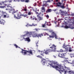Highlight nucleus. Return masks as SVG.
<instances>
[{
    "label": "nucleus",
    "instance_id": "52",
    "mask_svg": "<svg viewBox=\"0 0 74 74\" xmlns=\"http://www.w3.org/2000/svg\"><path fill=\"white\" fill-rule=\"evenodd\" d=\"M62 1H66V0H62Z\"/></svg>",
    "mask_w": 74,
    "mask_h": 74
},
{
    "label": "nucleus",
    "instance_id": "45",
    "mask_svg": "<svg viewBox=\"0 0 74 74\" xmlns=\"http://www.w3.org/2000/svg\"><path fill=\"white\" fill-rule=\"evenodd\" d=\"M49 26H51V24H50L49 25H48Z\"/></svg>",
    "mask_w": 74,
    "mask_h": 74
},
{
    "label": "nucleus",
    "instance_id": "38",
    "mask_svg": "<svg viewBox=\"0 0 74 74\" xmlns=\"http://www.w3.org/2000/svg\"><path fill=\"white\" fill-rule=\"evenodd\" d=\"M46 18H49V15H47L46 16Z\"/></svg>",
    "mask_w": 74,
    "mask_h": 74
},
{
    "label": "nucleus",
    "instance_id": "17",
    "mask_svg": "<svg viewBox=\"0 0 74 74\" xmlns=\"http://www.w3.org/2000/svg\"><path fill=\"white\" fill-rule=\"evenodd\" d=\"M48 50V51H49V52H55V49H47Z\"/></svg>",
    "mask_w": 74,
    "mask_h": 74
},
{
    "label": "nucleus",
    "instance_id": "43",
    "mask_svg": "<svg viewBox=\"0 0 74 74\" xmlns=\"http://www.w3.org/2000/svg\"><path fill=\"white\" fill-rule=\"evenodd\" d=\"M4 18H6V14L4 15Z\"/></svg>",
    "mask_w": 74,
    "mask_h": 74
},
{
    "label": "nucleus",
    "instance_id": "64",
    "mask_svg": "<svg viewBox=\"0 0 74 74\" xmlns=\"http://www.w3.org/2000/svg\"><path fill=\"white\" fill-rule=\"evenodd\" d=\"M9 3H11V1H9Z\"/></svg>",
    "mask_w": 74,
    "mask_h": 74
},
{
    "label": "nucleus",
    "instance_id": "14",
    "mask_svg": "<svg viewBox=\"0 0 74 74\" xmlns=\"http://www.w3.org/2000/svg\"><path fill=\"white\" fill-rule=\"evenodd\" d=\"M58 56H59V57H60V58H63L65 56V55H63V53L62 54L59 53L58 54Z\"/></svg>",
    "mask_w": 74,
    "mask_h": 74
},
{
    "label": "nucleus",
    "instance_id": "30",
    "mask_svg": "<svg viewBox=\"0 0 74 74\" xmlns=\"http://www.w3.org/2000/svg\"><path fill=\"white\" fill-rule=\"evenodd\" d=\"M14 47H15L16 48H17L18 47V45H17L16 44H14Z\"/></svg>",
    "mask_w": 74,
    "mask_h": 74
},
{
    "label": "nucleus",
    "instance_id": "24",
    "mask_svg": "<svg viewBox=\"0 0 74 74\" xmlns=\"http://www.w3.org/2000/svg\"><path fill=\"white\" fill-rule=\"evenodd\" d=\"M21 15H22L23 16H24V17H27V18H28V16L27 14H25L24 15H23V14H22Z\"/></svg>",
    "mask_w": 74,
    "mask_h": 74
},
{
    "label": "nucleus",
    "instance_id": "56",
    "mask_svg": "<svg viewBox=\"0 0 74 74\" xmlns=\"http://www.w3.org/2000/svg\"><path fill=\"white\" fill-rule=\"evenodd\" d=\"M54 56V58H56V56Z\"/></svg>",
    "mask_w": 74,
    "mask_h": 74
},
{
    "label": "nucleus",
    "instance_id": "42",
    "mask_svg": "<svg viewBox=\"0 0 74 74\" xmlns=\"http://www.w3.org/2000/svg\"><path fill=\"white\" fill-rule=\"evenodd\" d=\"M24 11H27V9L26 8H24Z\"/></svg>",
    "mask_w": 74,
    "mask_h": 74
},
{
    "label": "nucleus",
    "instance_id": "49",
    "mask_svg": "<svg viewBox=\"0 0 74 74\" xmlns=\"http://www.w3.org/2000/svg\"><path fill=\"white\" fill-rule=\"evenodd\" d=\"M41 55H42L43 56H44L43 54H42V53H41Z\"/></svg>",
    "mask_w": 74,
    "mask_h": 74
},
{
    "label": "nucleus",
    "instance_id": "35",
    "mask_svg": "<svg viewBox=\"0 0 74 74\" xmlns=\"http://www.w3.org/2000/svg\"><path fill=\"white\" fill-rule=\"evenodd\" d=\"M65 28L66 29H68V28H69V26L66 25L65 26Z\"/></svg>",
    "mask_w": 74,
    "mask_h": 74
},
{
    "label": "nucleus",
    "instance_id": "27",
    "mask_svg": "<svg viewBox=\"0 0 74 74\" xmlns=\"http://www.w3.org/2000/svg\"><path fill=\"white\" fill-rule=\"evenodd\" d=\"M46 26V23H45L44 24H42V26L43 27H45Z\"/></svg>",
    "mask_w": 74,
    "mask_h": 74
},
{
    "label": "nucleus",
    "instance_id": "34",
    "mask_svg": "<svg viewBox=\"0 0 74 74\" xmlns=\"http://www.w3.org/2000/svg\"><path fill=\"white\" fill-rule=\"evenodd\" d=\"M69 52H71L72 51V50L71 49V48L69 47Z\"/></svg>",
    "mask_w": 74,
    "mask_h": 74
},
{
    "label": "nucleus",
    "instance_id": "15",
    "mask_svg": "<svg viewBox=\"0 0 74 74\" xmlns=\"http://www.w3.org/2000/svg\"><path fill=\"white\" fill-rule=\"evenodd\" d=\"M52 12V10L50 9H48L46 11V13H48V12Z\"/></svg>",
    "mask_w": 74,
    "mask_h": 74
},
{
    "label": "nucleus",
    "instance_id": "11",
    "mask_svg": "<svg viewBox=\"0 0 74 74\" xmlns=\"http://www.w3.org/2000/svg\"><path fill=\"white\" fill-rule=\"evenodd\" d=\"M22 49L21 53H24V55H26V53H27V51L25 50H24L23 49Z\"/></svg>",
    "mask_w": 74,
    "mask_h": 74
},
{
    "label": "nucleus",
    "instance_id": "48",
    "mask_svg": "<svg viewBox=\"0 0 74 74\" xmlns=\"http://www.w3.org/2000/svg\"><path fill=\"white\" fill-rule=\"evenodd\" d=\"M2 3V2H0V5H2V3Z\"/></svg>",
    "mask_w": 74,
    "mask_h": 74
},
{
    "label": "nucleus",
    "instance_id": "33",
    "mask_svg": "<svg viewBox=\"0 0 74 74\" xmlns=\"http://www.w3.org/2000/svg\"><path fill=\"white\" fill-rule=\"evenodd\" d=\"M37 57H38V58H41V59H42V56H37Z\"/></svg>",
    "mask_w": 74,
    "mask_h": 74
},
{
    "label": "nucleus",
    "instance_id": "61",
    "mask_svg": "<svg viewBox=\"0 0 74 74\" xmlns=\"http://www.w3.org/2000/svg\"><path fill=\"white\" fill-rule=\"evenodd\" d=\"M36 14H38V12H36Z\"/></svg>",
    "mask_w": 74,
    "mask_h": 74
},
{
    "label": "nucleus",
    "instance_id": "23",
    "mask_svg": "<svg viewBox=\"0 0 74 74\" xmlns=\"http://www.w3.org/2000/svg\"><path fill=\"white\" fill-rule=\"evenodd\" d=\"M27 52H28V53H30V54H31V55H32V51H27Z\"/></svg>",
    "mask_w": 74,
    "mask_h": 74
},
{
    "label": "nucleus",
    "instance_id": "39",
    "mask_svg": "<svg viewBox=\"0 0 74 74\" xmlns=\"http://www.w3.org/2000/svg\"><path fill=\"white\" fill-rule=\"evenodd\" d=\"M7 3V1H4L2 2V3H3V4H4V3Z\"/></svg>",
    "mask_w": 74,
    "mask_h": 74
},
{
    "label": "nucleus",
    "instance_id": "6",
    "mask_svg": "<svg viewBox=\"0 0 74 74\" xmlns=\"http://www.w3.org/2000/svg\"><path fill=\"white\" fill-rule=\"evenodd\" d=\"M24 36H27V37H28L27 38H24V39H25V40H26V41H28V42H30V38L31 37V36L29 35H27L26 34H25L23 35Z\"/></svg>",
    "mask_w": 74,
    "mask_h": 74
},
{
    "label": "nucleus",
    "instance_id": "44",
    "mask_svg": "<svg viewBox=\"0 0 74 74\" xmlns=\"http://www.w3.org/2000/svg\"><path fill=\"white\" fill-rule=\"evenodd\" d=\"M33 26H37V25L36 24L35 25H34V24H32Z\"/></svg>",
    "mask_w": 74,
    "mask_h": 74
},
{
    "label": "nucleus",
    "instance_id": "20",
    "mask_svg": "<svg viewBox=\"0 0 74 74\" xmlns=\"http://www.w3.org/2000/svg\"><path fill=\"white\" fill-rule=\"evenodd\" d=\"M63 48H65V49H68L69 48V47H67V46H65V45H63Z\"/></svg>",
    "mask_w": 74,
    "mask_h": 74
},
{
    "label": "nucleus",
    "instance_id": "5",
    "mask_svg": "<svg viewBox=\"0 0 74 74\" xmlns=\"http://www.w3.org/2000/svg\"><path fill=\"white\" fill-rule=\"evenodd\" d=\"M56 4L57 7H59L60 8H65L64 7L65 4L64 3H63V5H62V3L60 2L56 3Z\"/></svg>",
    "mask_w": 74,
    "mask_h": 74
},
{
    "label": "nucleus",
    "instance_id": "47",
    "mask_svg": "<svg viewBox=\"0 0 74 74\" xmlns=\"http://www.w3.org/2000/svg\"><path fill=\"white\" fill-rule=\"evenodd\" d=\"M36 44V47H38V45H37V44H38V43H37Z\"/></svg>",
    "mask_w": 74,
    "mask_h": 74
},
{
    "label": "nucleus",
    "instance_id": "60",
    "mask_svg": "<svg viewBox=\"0 0 74 74\" xmlns=\"http://www.w3.org/2000/svg\"><path fill=\"white\" fill-rule=\"evenodd\" d=\"M25 12L26 14H27V12Z\"/></svg>",
    "mask_w": 74,
    "mask_h": 74
},
{
    "label": "nucleus",
    "instance_id": "57",
    "mask_svg": "<svg viewBox=\"0 0 74 74\" xmlns=\"http://www.w3.org/2000/svg\"><path fill=\"white\" fill-rule=\"evenodd\" d=\"M36 4H35V5H34V6H36Z\"/></svg>",
    "mask_w": 74,
    "mask_h": 74
},
{
    "label": "nucleus",
    "instance_id": "12",
    "mask_svg": "<svg viewBox=\"0 0 74 74\" xmlns=\"http://www.w3.org/2000/svg\"><path fill=\"white\" fill-rule=\"evenodd\" d=\"M41 62H42V64H46V63H45V62H46V60H45V59L44 58H42L41 59Z\"/></svg>",
    "mask_w": 74,
    "mask_h": 74
},
{
    "label": "nucleus",
    "instance_id": "40",
    "mask_svg": "<svg viewBox=\"0 0 74 74\" xmlns=\"http://www.w3.org/2000/svg\"><path fill=\"white\" fill-rule=\"evenodd\" d=\"M28 15H31V12H29L28 13Z\"/></svg>",
    "mask_w": 74,
    "mask_h": 74
},
{
    "label": "nucleus",
    "instance_id": "22",
    "mask_svg": "<svg viewBox=\"0 0 74 74\" xmlns=\"http://www.w3.org/2000/svg\"><path fill=\"white\" fill-rule=\"evenodd\" d=\"M9 7H10V10L11 11H12V10H14V8L12 7V6H9Z\"/></svg>",
    "mask_w": 74,
    "mask_h": 74
},
{
    "label": "nucleus",
    "instance_id": "59",
    "mask_svg": "<svg viewBox=\"0 0 74 74\" xmlns=\"http://www.w3.org/2000/svg\"><path fill=\"white\" fill-rule=\"evenodd\" d=\"M49 25H48V24H47V26H48Z\"/></svg>",
    "mask_w": 74,
    "mask_h": 74
},
{
    "label": "nucleus",
    "instance_id": "26",
    "mask_svg": "<svg viewBox=\"0 0 74 74\" xmlns=\"http://www.w3.org/2000/svg\"><path fill=\"white\" fill-rule=\"evenodd\" d=\"M0 8H5V6H0Z\"/></svg>",
    "mask_w": 74,
    "mask_h": 74
},
{
    "label": "nucleus",
    "instance_id": "55",
    "mask_svg": "<svg viewBox=\"0 0 74 74\" xmlns=\"http://www.w3.org/2000/svg\"><path fill=\"white\" fill-rule=\"evenodd\" d=\"M50 1H53V0H50Z\"/></svg>",
    "mask_w": 74,
    "mask_h": 74
},
{
    "label": "nucleus",
    "instance_id": "8",
    "mask_svg": "<svg viewBox=\"0 0 74 74\" xmlns=\"http://www.w3.org/2000/svg\"><path fill=\"white\" fill-rule=\"evenodd\" d=\"M5 23V21L3 19H2L1 18H0V23L2 25H4Z\"/></svg>",
    "mask_w": 74,
    "mask_h": 74
},
{
    "label": "nucleus",
    "instance_id": "7",
    "mask_svg": "<svg viewBox=\"0 0 74 74\" xmlns=\"http://www.w3.org/2000/svg\"><path fill=\"white\" fill-rule=\"evenodd\" d=\"M17 16L16 17V19H20L21 18H22L21 16H22V14H21V13H20L19 12H17Z\"/></svg>",
    "mask_w": 74,
    "mask_h": 74
},
{
    "label": "nucleus",
    "instance_id": "3",
    "mask_svg": "<svg viewBox=\"0 0 74 74\" xmlns=\"http://www.w3.org/2000/svg\"><path fill=\"white\" fill-rule=\"evenodd\" d=\"M37 16L38 17V18H37L36 17H34V18H32V20H35V21H36V22H39L40 21H41L43 19V18L42 17H41L40 16Z\"/></svg>",
    "mask_w": 74,
    "mask_h": 74
},
{
    "label": "nucleus",
    "instance_id": "53",
    "mask_svg": "<svg viewBox=\"0 0 74 74\" xmlns=\"http://www.w3.org/2000/svg\"><path fill=\"white\" fill-rule=\"evenodd\" d=\"M64 27V26H63V25H62V26H61V27Z\"/></svg>",
    "mask_w": 74,
    "mask_h": 74
},
{
    "label": "nucleus",
    "instance_id": "32",
    "mask_svg": "<svg viewBox=\"0 0 74 74\" xmlns=\"http://www.w3.org/2000/svg\"><path fill=\"white\" fill-rule=\"evenodd\" d=\"M6 18H9V16L8 14L6 13Z\"/></svg>",
    "mask_w": 74,
    "mask_h": 74
},
{
    "label": "nucleus",
    "instance_id": "51",
    "mask_svg": "<svg viewBox=\"0 0 74 74\" xmlns=\"http://www.w3.org/2000/svg\"><path fill=\"white\" fill-rule=\"evenodd\" d=\"M56 2H58V0H56Z\"/></svg>",
    "mask_w": 74,
    "mask_h": 74
},
{
    "label": "nucleus",
    "instance_id": "13",
    "mask_svg": "<svg viewBox=\"0 0 74 74\" xmlns=\"http://www.w3.org/2000/svg\"><path fill=\"white\" fill-rule=\"evenodd\" d=\"M42 36H43V35L42 34H39L38 35L37 34H36V36H35V37H41Z\"/></svg>",
    "mask_w": 74,
    "mask_h": 74
},
{
    "label": "nucleus",
    "instance_id": "31",
    "mask_svg": "<svg viewBox=\"0 0 74 74\" xmlns=\"http://www.w3.org/2000/svg\"><path fill=\"white\" fill-rule=\"evenodd\" d=\"M64 53H62L64 55L65 54H66V53H67V51H64Z\"/></svg>",
    "mask_w": 74,
    "mask_h": 74
},
{
    "label": "nucleus",
    "instance_id": "63",
    "mask_svg": "<svg viewBox=\"0 0 74 74\" xmlns=\"http://www.w3.org/2000/svg\"><path fill=\"white\" fill-rule=\"evenodd\" d=\"M58 26H59V24H58Z\"/></svg>",
    "mask_w": 74,
    "mask_h": 74
},
{
    "label": "nucleus",
    "instance_id": "21",
    "mask_svg": "<svg viewBox=\"0 0 74 74\" xmlns=\"http://www.w3.org/2000/svg\"><path fill=\"white\" fill-rule=\"evenodd\" d=\"M45 54H46V55H48V54H49V51H48V50H47L46 51H45Z\"/></svg>",
    "mask_w": 74,
    "mask_h": 74
},
{
    "label": "nucleus",
    "instance_id": "58",
    "mask_svg": "<svg viewBox=\"0 0 74 74\" xmlns=\"http://www.w3.org/2000/svg\"><path fill=\"white\" fill-rule=\"evenodd\" d=\"M71 64H73V63H71Z\"/></svg>",
    "mask_w": 74,
    "mask_h": 74
},
{
    "label": "nucleus",
    "instance_id": "16",
    "mask_svg": "<svg viewBox=\"0 0 74 74\" xmlns=\"http://www.w3.org/2000/svg\"><path fill=\"white\" fill-rule=\"evenodd\" d=\"M44 15V14H43V13H41L40 12L39 14H38V15H37V16H43Z\"/></svg>",
    "mask_w": 74,
    "mask_h": 74
},
{
    "label": "nucleus",
    "instance_id": "28",
    "mask_svg": "<svg viewBox=\"0 0 74 74\" xmlns=\"http://www.w3.org/2000/svg\"><path fill=\"white\" fill-rule=\"evenodd\" d=\"M70 56L71 58H73V57H74V54H70Z\"/></svg>",
    "mask_w": 74,
    "mask_h": 74
},
{
    "label": "nucleus",
    "instance_id": "54",
    "mask_svg": "<svg viewBox=\"0 0 74 74\" xmlns=\"http://www.w3.org/2000/svg\"><path fill=\"white\" fill-rule=\"evenodd\" d=\"M60 21V19L58 20V22H59V21Z\"/></svg>",
    "mask_w": 74,
    "mask_h": 74
},
{
    "label": "nucleus",
    "instance_id": "9",
    "mask_svg": "<svg viewBox=\"0 0 74 74\" xmlns=\"http://www.w3.org/2000/svg\"><path fill=\"white\" fill-rule=\"evenodd\" d=\"M48 5V4L47 3V1H43L42 6H43L44 7L45 6V7H46V6Z\"/></svg>",
    "mask_w": 74,
    "mask_h": 74
},
{
    "label": "nucleus",
    "instance_id": "46",
    "mask_svg": "<svg viewBox=\"0 0 74 74\" xmlns=\"http://www.w3.org/2000/svg\"><path fill=\"white\" fill-rule=\"evenodd\" d=\"M35 30H36V31H37L38 30V29H37V28L35 29Z\"/></svg>",
    "mask_w": 74,
    "mask_h": 74
},
{
    "label": "nucleus",
    "instance_id": "4",
    "mask_svg": "<svg viewBox=\"0 0 74 74\" xmlns=\"http://www.w3.org/2000/svg\"><path fill=\"white\" fill-rule=\"evenodd\" d=\"M24 33L25 34H26L27 35H29V36L32 35V36H33L34 37H35V36H36V33L34 32H25Z\"/></svg>",
    "mask_w": 74,
    "mask_h": 74
},
{
    "label": "nucleus",
    "instance_id": "37",
    "mask_svg": "<svg viewBox=\"0 0 74 74\" xmlns=\"http://www.w3.org/2000/svg\"><path fill=\"white\" fill-rule=\"evenodd\" d=\"M46 35H47V36H49V34L47 33H46L45 34H44V36H46Z\"/></svg>",
    "mask_w": 74,
    "mask_h": 74
},
{
    "label": "nucleus",
    "instance_id": "25",
    "mask_svg": "<svg viewBox=\"0 0 74 74\" xmlns=\"http://www.w3.org/2000/svg\"><path fill=\"white\" fill-rule=\"evenodd\" d=\"M45 8L44 7H42L41 8V10H44V12H45Z\"/></svg>",
    "mask_w": 74,
    "mask_h": 74
},
{
    "label": "nucleus",
    "instance_id": "36",
    "mask_svg": "<svg viewBox=\"0 0 74 74\" xmlns=\"http://www.w3.org/2000/svg\"><path fill=\"white\" fill-rule=\"evenodd\" d=\"M25 1L26 3H28L29 2V0H26Z\"/></svg>",
    "mask_w": 74,
    "mask_h": 74
},
{
    "label": "nucleus",
    "instance_id": "19",
    "mask_svg": "<svg viewBox=\"0 0 74 74\" xmlns=\"http://www.w3.org/2000/svg\"><path fill=\"white\" fill-rule=\"evenodd\" d=\"M57 51L58 52H64V51L63 50H62V49H60V50H57Z\"/></svg>",
    "mask_w": 74,
    "mask_h": 74
},
{
    "label": "nucleus",
    "instance_id": "10",
    "mask_svg": "<svg viewBox=\"0 0 74 74\" xmlns=\"http://www.w3.org/2000/svg\"><path fill=\"white\" fill-rule=\"evenodd\" d=\"M56 46L55 45H52L51 47H50V48H51V49H55V52H56Z\"/></svg>",
    "mask_w": 74,
    "mask_h": 74
},
{
    "label": "nucleus",
    "instance_id": "41",
    "mask_svg": "<svg viewBox=\"0 0 74 74\" xmlns=\"http://www.w3.org/2000/svg\"><path fill=\"white\" fill-rule=\"evenodd\" d=\"M46 2H47H47H49V3H51V1L50 0H48Z\"/></svg>",
    "mask_w": 74,
    "mask_h": 74
},
{
    "label": "nucleus",
    "instance_id": "18",
    "mask_svg": "<svg viewBox=\"0 0 74 74\" xmlns=\"http://www.w3.org/2000/svg\"><path fill=\"white\" fill-rule=\"evenodd\" d=\"M60 13H61V15H65V13L62 10L61 11Z\"/></svg>",
    "mask_w": 74,
    "mask_h": 74
},
{
    "label": "nucleus",
    "instance_id": "1",
    "mask_svg": "<svg viewBox=\"0 0 74 74\" xmlns=\"http://www.w3.org/2000/svg\"><path fill=\"white\" fill-rule=\"evenodd\" d=\"M49 64L53 68L56 69L57 70L59 71L60 73H63L64 71V74H65L66 73H70L71 71V70L69 68H67L65 66L64 67L62 64L59 65L58 62H53L51 64Z\"/></svg>",
    "mask_w": 74,
    "mask_h": 74
},
{
    "label": "nucleus",
    "instance_id": "2",
    "mask_svg": "<svg viewBox=\"0 0 74 74\" xmlns=\"http://www.w3.org/2000/svg\"><path fill=\"white\" fill-rule=\"evenodd\" d=\"M49 32L51 33V35H49V37L50 38H53L55 37V38H57V35L55 33V32L53 31L52 30H50Z\"/></svg>",
    "mask_w": 74,
    "mask_h": 74
},
{
    "label": "nucleus",
    "instance_id": "29",
    "mask_svg": "<svg viewBox=\"0 0 74 74\" xmlns=\"http://www.w3.org/2000/svg\"><path fill=\"white\" fill-rule=\"evenodd\" d=\"M69 74H74V71H71V72Z\"/></svg>",
    "mask_w": 74,
    "mask_h": 74
},
{
    "label": "nucleus",
    "instance_id": "50",
    "mask_svg": "<svg viewBox=\"0 0 74 74\" xmlns=\"http://www.w3.org/2000/svg\"><path fill=\"white\" fill-rule=\"evenodd\" d=\"M71 15H72V16H74V14H71Z\"/></svg>",
    "mask_w": 74,
    "mask_h": 74
},
{
    "label": "nucleus",
    "instance_id": "62",
    "mask_svg": "<svg viewBox=\"0 0 74 74\" xmlns=\"http://www.w3.org/2000/svg\"><path fill=\"white\" fill-rule=\"evenodd\" d=\"M55 23L56 24V22H55Z\"/></svg>",
    "mask_w": 74,
    "mask_h": 74
}]
</instances>
